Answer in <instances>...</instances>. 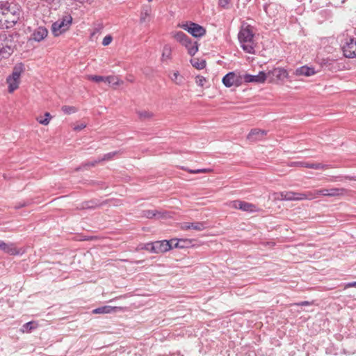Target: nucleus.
Masks as SVG:
<instances>
[{
    "instance_id": "f257e3e1",
    "label": "nucleus",
    "mask_w": 356,
    "mask_h": 356,
    "mask_svg": "<svg viewBox=\"0 0 356 356\" xmlns=\"http://www.w3.org/2000/svg\"><path fill=\"white\" fill-rule=\"evenodd\" d=\"M238 38L244 51L248 54H254V34L249 26L240 30Z\"/></svg>"
},
{
    "instance_id": "f03ea898",
    "label": "nucleus",
    "mask_w": 356,
    "mask_h": 356,
    "mask_svg": "<svg viewBox=\"0 0 356 356\" xmlns=\"http://www.w3.org/2000/svg\"><path fill=\"white\" fill-rule=\"evenodd\" d=\"M171 34L177 42L186 47L190 56H193L197 52L199 44L197 41L192 40L182 31H175Z\"/></svg>"
},
{
    "instance_id": "7ed1b4c3",
    "label": "nucleus",
    "mask_w": 356,
    "mask_h": 356,
    "mask_svg": "<svg viewBox=\"0 0 356 356\" xmlns=\"http://www.w3.org/2000/svg\"><path fill=\"white\" fill-rule=\"evenodd\" d=\"M72 22V17L70 15H64L53 23L51 31L54 36H58L69 29Z\"/></svg>"
},
{
    "instance_id": "20e7f679",
    "label": "nucleus",
    "mask_w": 356,
    "mask_h": 356,
    "mask_svg": "<svg viewBox=\"0 0 356 356\" xmlns=\"http://www.w3.org/2000/svg\"><path fill=\"white\" fill-rule=\"evenodd\" d=\"M180 28L184 29L195 38H201L206 34V29L198 24L193 22H186V23L179 24Z\"/></svg>"
},
{
    "instance_id": "39448f33",
    "label": "nucleus",
    "mask_w": 356,
    "mask_h": 356,
    "mask_svg": "<svg viewBox=\"0 0 356 356\" xmlns=\"http://www.w3.org/2000/svg\"><path fill=\"white\" fill-rule=\"evenodd\" d=\"M13 52L11 40L6 33H0V60L8 58Z\"/></svg>"
},
{
    "instance_id": "423d86ee",
    "label": "nucleus",
    "mask_w": 356,
    "mask_h": 356,
    "mask_svg": "<svg viewBox=\"0 0 356 356\" xmlns=\"http://www.w3.org/2000/svg\"><path fill=\"white\" fill-rule=\"evenodd\" d=\"M176 239L154 241L152 247L153 253L159 254L170 250L172 248V243H174Z\"/></svg>"
},
{
    "instance_id": "0eeeda50",
    "label": "nucleus",
    "mask_w": 356,
    "mask_h": 356,
    "mask_svg": "<svg viewBox=\"0 0 356 356\" xmlns=\"http://www.w3.org/2000/svg\"><path fill=\"white\" fill-rule=\"evenodd\" d=\"M230 206L234 209H240L243 211H247L250 213H253L259 210L257 209V207L254 204L239 200L232 201L230 203Z\"/></svg>"
},
{
    "instance_id": "6e6552de",
    "label": "nucleus",
    "mask_w": 356,
    "mask_h": 356,
    "mask_svg": "<svg viewBox=\"0 0 356 356\" xmlns=\"http://www.w3.org/2000/svg\"><path fill=\"white\" fill-rule=\"evenodd\" d=\"M88 79L96 83L104 82L109 85L118 86L120 84V79L115 76H99V75H89Z\"/></svg>"
},
{
    "instance_id": "1a4fd4ad",
    "label": "nucleus",
    "mask_w": 356,
    "mask_h": 356,
    "mask_svg": "<svg viewBox=\"0 0 356 356\" xmlns=\"http://www.w3.org/2000/svg\"><path fill=\"white\" fill-rule=\"evenodd\" d=\"M222 82L225 86L230 88L234 86H238L241 83V79L234 72H230L223 76Z\"/></svg>"
},
{
    "instance_id": "9d476101",
    "label": "nucleus",
    "mask_w": 356,
    "mask_h": 356,
    "mask_svg": "<svg viewBox=\"0 0 356 356\" xmlns=\"http://www.w3.org/2000/svg\"><path fill=\"white\" fill-rule=\"evenodd\" d=\"M343 55L346 58H353L356 57V40L350 38L343 46Z\"/></svg>"
},
{
    "instance_id": "9b49d317",
    "label": "nucleus",
    "mask_w": 356,
    "mask_h": 356,
    "mask_svg": "<svg viewBox=\"0 0 356 356\" xmlns=\"http://www.w3.org/2000/svg\"><path fill=\"white\" fill-rule=\"evenodd\" d=\"M0 10L3 11V15H10L15 13H20L19 6L13 2H3L0 3Z\"/></svg>"
},
{
    "instance_id": "f8f14e48",
    "label": "nucleus",
    "mask_w": 356,
    "mask_h": 356,
    "mask_svg": "<svg viewBox=\"0 0 356 356\" xmlns=\"http://www.w3.org/2000/svg\"><path fill=\"white\" fill-rule=\"evenodd\" d=\"M281 195L282 199H284V201H301L307 200L306 192L282 191Z\"/></svg>"
},
{
    "instance_id": "ddd939ff",
    "label": "nucleus",
    "mask_w": 356,
    "mask_h": 356,
    "mask_svg": "<svg viewBox=\"0 0 356 356\" xmlns=\"http://www.w3.org/2000/svg\"><path fill=\"white\" fill-rule=\"evenodd\" d=\"M289 166H297V167H301V168H311V169H324L326 165L321 164V163H307L304 161H293L291 162L289 164Z\"/></svg>"
},
{
    "instance_id": "4468645a",
    "label": "nucleus",
    "mask_w": 356,
    "mask_h": 356,
    "mask_svg": "<svg viewBox=\"0 0 356 356\" xmlns=\"http://www.w3.org/2000/svg\"><path fill=\"white\" fill-rule=\"evenodd\" d=\"M0 250L3 252L10 255H17L20 254L19 250L15 246L13 243H6L0 240Z\"/></svg>"
},
{
    "instance_id": "2eb2a0df",
    "label": "nucleus",
    "mask_w": 356,
    "mask_h": 356,
    "mask_svg": "<svg viewBox=\"0 0 356 356\" xmlns=\"http://www.w3.org/2000/svg\"><path fill=\"white\" fill-rule=\"evenodd\" d=\"M243 79L246 83H264L266 79V74L264 72H259L257 75L246 74L244 75Z\"/></svg>"
},
{
    "instance_id": "dca6fc26",
    "label": "nucleus",
    "mask_w": 356,
    "mask_h": 356,
    "mask_svg": "<svg viewBox=\"0 0 356 356\" xmlns=\"http://www.w3.org/2000/svg\"><path fill=\"white\" fill-rule=\"evenodd\" d=\"M349 190L345 188H325V196L327 197H339L348 195Z\"/></svg>"
},
{
    "instance_id": "f3484780",
    "label": "nucleus",
    "mask_w": 356,
    "mask_h": 356,
    "mask_svg": "<svg viewBox=\"0 0 356 356\" xmlns=\"http://www.w3.org/2000/svg\"><path fill=\"white\" fill-rule=\"evenodd\" d=\"M47 34L48 31L45 27L39 26L31 35V39L36 42H40L47 36Z\"/></svg>"
},
{
    "instance_id": "a211bd4d",
    "label": "nucleus",
    "mask_w": 356,
    "mask_h": 356,
    "mask_svg": "<svg viewBox=\"0 0 356 356\" xmlns=\"http://www.w3.org/2000/svg\"><path fill=\"white\" fill-rule=\"evenodd\" d=\"M266 134V131L259 129H253L250 131L247 136V139L252 142H255L258 140H261L264 138V136Z\"/></svg>"
},
{
    "instance_id": "6ab92c4d",
    "label": "nucleus",
    "mask_w": 356,
    "mask_h": 356,
    "mask_svg": "<svg viewBox=\"0 0 356 356\" xmlns=\"http://www.w3.org/2000/svg\"><path fill=\"white\" fill-rule=\"evenodd\" d=\"M20 13H15L10 15H4L5 29L13 27L19 20Z\"/></svg>"
},
{
    "instance_id": "aec40b11",
    "label": "nucleus",
    "mask_w": 356,
    "mask_h": 356,
    "mask_svg": "<svg viewBox=\"0 0 356 356\" xmlns=\"http://www.w3.org/2000/svg\"><path fill=\"white\" fill-rule=\"evenodd\" d=\"M295 74L297 76H309L315 74V70L313 67L304 65L297 68L296 70Z\"/></svg>"
},
{
    "instance_id": "412c9836",
    "label": "nucleus",
    "mask_w": 356,
    "mask_h": 356,
    "mask_svg": "<svg viewBox=\"0 0 356 356\" xmlns=\"http://www.w3.org/2000/svg\"><path fill=\"white\" fill-rule=\"evenodd\" d=\"M269 74H272L273 76H275L278 80H283L288 76L287 71L281 67H277L273 69L272 71L269 72Z\"/></svg>"
},
{
    "instance_id": "4be33fe9",
    "label": "nucleus",
    "mask_w": 356,
    "mask_h": 356,
    "mask_svg": "<svg viewBox=\"0 0 356 356\" xmlns=\"http://www.w3.org/2000/svg\"><path fill=\"white\" fill-rule=\"evenodd\" d=\"M24 64L22 63H19L14 67L11 75L8 76L19 81L21 74L24 72Z\"/></svg>"
},
{
    "instance_id": "5701e85b",
    "label": "nucleus",
    "mask_w": 356,
    "mask_h": 356,
    "mask_svg": "<svg viewBox=\"0 0 356 356\" xmlns=\"http://www.w3.org/2000/svg\"><path fill=\"white\" fill-rule=\"evenodd\" d=\"M325 188L307 191V200H312L314 199L318 198L320 195L325 196Z\"/></svg>"
},
{
    "instance_id": "b1692460",
    "label": "nucleus",
    "mask_w": 356,
    "mask_h": 356,
    "mask_svg": "<svg viewBox=\"0 0 356 356\" xmlns=\"http://www.w3.org/2000/svg\"><path fill=\"white\" fill-rule=\"evenodd\" d=\"M124 153L122 150H118L114 151L111 152H108L107 154H105L102 158L99 159L100 162L102 161H111L112 160L115 156H120Z\"/></svg>"
},
{
    "instance_id": "393cba45",
    "label": "nucleus",
    "mask_w": 356,
    "mask_h": 356,
    "mask_svg": "<svg viewBox=\"0 0 356 356\" xmlns=\"http://www.w3.org/2000/svg\"><path fill=\"white\" fill-rule=\"evenodd\" d=\"M116 309V307H111L109 305H106L103 307H100L98 308L95 309L92 312L94 314H109L113 312H115Z\"/></svg>"
},
{
    "instance_id": "a878e982",
    "label": "nucleus",
    "mask_w": 356,
    "mask_h": 356,
    "mask_svg": "<svg viewBox=\"0 0 356 356\" xmlns=\"http://www.w3.org/2000/svg\"><path fill=\"white\" fill-rule=\"evenodd\" d=\"M186 229H193L197 231H202L206 228L205 223L203 222H196L187 223L185 226Z\"/></svg>"
},
{
    "instance_id": "bb28decb",
    "label": "nucleus",
    "mask_w": 356,
    "mask_h": 356,
    "mask_svg": "<svg viewBox=\"0 0 356 356\" xmlns=\"http://www.w3.org/2000/svg\"><path fill=\"white\" fill-rule=\"evenodd\" d=\"M6 82L8 84V92H13L19 87V81L8 76Z\"/></svg>"
},
{
    "instance_id": "cd10ccee",
    "label": "nucleus",
    "mask_w": 356,
    "mask_h": 356,
    "mask_svg": "<svg viewBox=\"0 0 356 356\" xmlns=\"http://www.w3.org/2000/svg\"><path fill=\"white\" fill-rule=\"evenodd\" d=\"M170 79L175 83L179 86L183 85L185 81L184 76L180 75L177 71L173 72V74L170 76Z\"/></svg>"
},
{
    "instance_id": "c85d7f7f",
    "label": "nucleus",
    "mask_w": 356,
    "mask_h": 356,
    "mask_svg": "<svg viewBox=\"0 0 356 356\" xmlns=\"http://www.w3.org/2000/svg\"><path fill=\"white\" fill-rule=\"evenodd\" d=\"M143 216L149 219L153 218H160L161 213L157 210H145L143 211Z\"/></svg>"
},
{
    "instance_id": "c756f323",
    "label": "nucleus",
    "mask_w": 356,
    "mask_h": 356,
    "mask_svg": "<svg viewBox=\"0 0 356 356\" xmlns=\"http://www.w3.org/2000/svg\"><path fill=\"white\" fill-rule=\"evenodd\" d=\"M191 63L194 67L198 70L204 69L206 67V61L204 60L193 58L191 60Z\"/></svg>"
},
{
    "instance_id": "7c9ffc66",
    "label": "nucleus",
    "mask_w": 356,
    "mask_h": 356,
    "mask_svg": "<svg viewBox=\"0 0 356 356\" xmlns=\"http://www.w3.org/2000/svg\"><path fill=\"white\" fill-rule=\"evenodd\" d=\"M171 54H172V49L171 47L165 44L163 47V53H162V59L163 60H165L166 59H170L171 58Z\"/></svg>"
},
{
    "instance_id": "2f4dec72",
    "label": "nucleus",
    "mask_w": 356,
    "mask_h": 356,
    "mask_svg": "<svg viewBox=\"0 0 356 356\" xmlns=\"http://www.w3.org/2000/svg\"><path fill=\"white\" fill-rule=\"evenodd\" d=\"M51 118L52 116L51 115V114L48 112H46L44 113V118H42V117H38L37 121L41 124L47 125L49 124Z\"/></svg>"
},
{
    "instance_id": "473e14b6",
    "label": "nucleus",
    "mask_w": 356,
    "mask_h": 356,
    "mask_svg": "<svg viewBox=\"0 0 356 356\" xmlns=\"http://www.w3.org/2000/svg\"><path fill=\"white\" fill-rule=\"evenodd\" d=\"M35 328H36V323L33 321H30L23 325L22 331L23 332H30Z\"/></svg>"
},
{
    "instance_id": "72a5a7b5",
    "label": "nucleus",
    "mask_w": 356,
    "mask_h": 356,
    "mask_svg": "<svg viewBox=\"0 0 356 356\" xmlns=\"http://www.w3.org/2000/svg\"><path fill=\"white\" fill-rule=\"evenodd\" d=\"M186 243H190V241L188 240H177L172 243V248H184L186 246Z\"/></svg>"
},
{
    "instance_id": "f704fd0d",
    "label": "nucleus",
    "mask_w": 356,
    "mask_h": 356,
    "mask_svg": "<svg viewBox=\"0 0 356 356\" xmlns=\"http://www.w3.org/2000/svg\"><path fill=\"white\" fill-rule=\"evenodd\" d=\"M98 163H100V161L99 159H98L97 160H95L93 161H91V162H86V163H83L81 166H79V168H77L76 169V171H79L83 168H89V167H94L95 166V165Z\"/></svg>"
},
{
    "instance_id": "c9c22d12",
    "label": "nucleus",
    "mask_w": 356,
    "mask_h": 356,
    "mask_svg": "<svg viewBox=\"0 0 356 356\" xmlns=\"http://www.w3.org/2000/svg\"><path fill=\"white\" fill-rule=\"evenodd\" d=\"M138 115L141 120L149 119L153 116L152 113L147 111H138Z\"/></svg>"
},
{
    "instance_id": "e433bc0d",
    "label": "nucleus",
    "mask_w": 356,
    "mask_h": 356,
    "mask_svg": "<svg viewBox=\"0 0 356 356\" xmlns=\"http://www.w3.org/2000/svg\"><path fill=\"white\" fill-rule=\"evenodd\" d=\"M344 179L350 180V181H356V176H337L335 177V181H343Z\"/></svg>"
},
{
    "instance_id": "4c0bfd02",
    "label": "nucleus",
    "mask_w": 356,
    "mask_h": 356,
    "mask_svg": "<svg viewBox=\"0 0 356 356\" xmlns=\"http://www.w3.org/2000/svg\"><path fill=\"white\" fill-rule=\"evenodd\" d=\"M61 110L65 113V114H71L74 113L76 111V109L74 106H62Z\"/></svg>"
},
{
    "instance_id": "58836bf2",
    "label": "nucleus",
    "mask_w": 356,
    "mask_h": 356,
    "mask_svg": "<svg viewBox=\"0 0 356 356\" xmlns=\"http://www.w3.org/2000/svg\"><path fill=\"white\" fill-rule=\"evenodd\" d=\"M187 171L192 174H197V173L210 172L212 171V170L210 168H202V169H197V170H187Z\"/></svg>"
},
{
    "instance_id": "ea45409f",
    "label": "nucleus",
    "mask_w": 356,
    "mask_h": 356,
    "mask_svg": "<svg viewBox=\"0 0 356 356\" xmlns=\"http://www.w3.org/2000/svg\"><path fill=\"white\" fill-rule=\"evenodd\" d=\"M31 202L29 200H23L22 202L16 203V204L14 206V208L15 209H19L24 207H27L30 205Z\"/></svg>"
},
{
    "instance_id": "a19ab883",
    "label": "nucleus",
    "mask_w": 356,
    "mask_h": 356,
    "mask_svg": "<svg viewBox=\"0 0 356 356\" xmlns=\"http://www.w3.org/2000/svg\"><path fill=\"white\" fill-rule=\"evenodd\" d=\"M195 82L199 86H203L206 82V79L202 76H197L195 78Z\"/></svg>"
},
{
    "instance_id": "79ce46f5",
    "label": "nucleus",
    "mask_w": 356,
    "mask_h": 356,
    "mask_svg": "<svg viewBox=\"0 0 356 356\" xmlns=\"http://www.w3.org/2000/svg\"><path fill=\"white\" fill-rule=\"evenodd\" d=\"M112 40H113L112 36L110 35H108L104 38V39L102 40V44L104 46H107L112 42Z\"/></svg>"
},
{
    "instance_id": "37998d69",
    "label": "nucleus",
    "mask_w": 356,
    "mask_h": 356,
    "mask_svg": "<svg viewBox=\"0 0 356 356\" xmlns=\"http://www.w3.org/2000/svg\"><path fill=\"white\" fill-rule=\"evenodd\" d=\"M6 21L4 19L3 11L0 10V29H5V22Z\"/></svg>"
},
{
    "instance_id": "c03bdc74",
    "label": "nucleus",
    "mask_w": 356,
    "mask_h": 356,
    "mask_svg": "<svg viewBox=\"0 0 356 356\" xmlns=\"http://www.w3.org/2000/svg\"><path fill=\"white\" fill-rule=\"evenodd\" d=\"M229 3V0H219L218 1V5L223 8H227Z\"/></svg>"
},
{
    "instance_id": "a18cd8bd",
    "label": "nucleus",
    "mask_w": 356,
    "mask_h": 356,
    "mask_svg": "<svg viewBox=\"0 0 356 356\" xmlns=\"http://www.w3.org/2000/svg\"><path fill=\"white\" fill-rule=\"evenodd\" d=\"M153 245H154V242H152V243H146L143 249H145V250H146L153 253V248H152Z\"/></svg>"
},
{
    "instance_id": "49530a36",
    "label": "nucleus",
    "mask_w": 356,
    "mask_h": 356,
    "mask_svg": "<svg viewBox=\"0 0 356 356\" xmlns=\"http://www.w3.org/2000/svg\"><path fill=\"white\" fill-rule=\"evenodd\" d=\"M149 16V13L147 10H145V12H142L140 15V21L141 23H143L145 22L146 17Z\"/></svg>"
},
{
    "instance_id": "de8ad7c7",
    "label": "nucleus",
    "mask_w": 356,
    "mask_h": 356,
    "mask_svg": "<svg viewBox=\"0 0 356 356\" xmlns=\"http://www.w3.org/2000/svg\"><path fill=\"white\" fill-rule=\"evenodd\" d=\"M282 192H280V193H275L274 194L275 195V200H282V201H284V199H282Z\"/></svg>"
},
{
    "instance_id": "09e8293b",
    "label": "nucleus",
    "mask_w": 356,
    "mask_h": 356,
    "mask_svg": "<svg viewBox=\"0 0 356 356\" xmlns=\"http://www.w3.org/2000/svg\"><path fill=\"white\" fill-rule=\"evenodd\" d=\"M350 287H356V281L348 282L346 284L345 288H350Z\"/></svg>"
},
{
    "instance_id": "8fccbe9b",
    "label": "nucleus",
    "mask_w": 356,
    "mask_h": 356,
    "mask_svg": "<svg viewBox=\"0 0 356 356\" xmlns=\"http://www.w3.org/2000/svg\"><path fill=\"white\" fill-rule=\"evenodd\" d=\"M296 305L298 306H307V305H310L311 303L308 301H302V302L297 303Z\"/></svg>"
},
{
    "instance_id": "3c124183",
    "label": "nucleus",
    "mask_w": 356,
    "mask_h": 356,
    "mask_svg": "<svg viewBox=\"0 0 356 356\" xmlns=\"http://www.w3.org/2000/svg\"><path fill=\"white\" fill-rule=\"evenodd\" d=\"M86 127V124H81V125H78L74 127L75 130L80 131Z\"/></svg>"
},
{
    "instance_id": "603ef678",
    "label": "nucleus",
    "mask_w": 356,
    "mask_h": 356,
    "mask_svg": "<svg viewBox=\"0 0 356 356\" xmlns=\"http://www.w3.org/2000/svg\"><path fill=\"white\" fill-rule=\"evenodd\" d=\"M142 262H143V261H136L134 263L136 264H141Z\"/></svg>"
},
{
    "instance_id": "864d4df0",
    "label": "nucleus",
    "mask_w": 356,
    "mask_h": 356,
    "mask_svg": "<svg viewBox=\"0 0 356 356\" xmlns=\"http://www.w3.org/2000/svg\"><path fill=\"white\" fill-rule=\"evenodd\" d=\"M86 207H87V208H90V207H92V206H90V205H88V204H87V205H86Z\"/></svg>"
}]
</instances>
